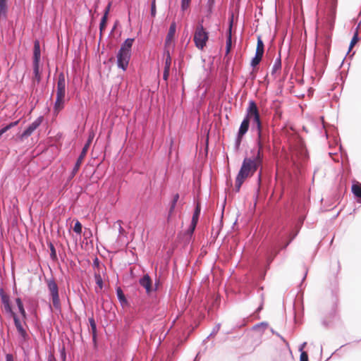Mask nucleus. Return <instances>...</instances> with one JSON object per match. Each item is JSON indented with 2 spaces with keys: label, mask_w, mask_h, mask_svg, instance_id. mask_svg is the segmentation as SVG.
<instances>
[{
  "label": "nucleus",
  "mask_w": 361,
  "mask_h": 361,
  "mask_svg": "<svg viewBox=\"0 0 361 361\" xmlns=\"http://www.w3.org/2000/svg\"><path fill=\"white\" fill-rule=\"evenodd\" d=\"M262 162L263 154H260L259 152H256L252 157H245L243 159L238 173L247 178L250 174H254L262 166Z\"/></svg>",
  "instance_id": "obj_1"
},
{
  "label": "nucleus",
  "mask_w": 361,
  "mask_h": 361,
  "mask_svg": "<svg viewBox=\"0 0 361 361\" xmlns=\"http://www.w3.org/2000/svg\"><path fill=\"white\" fill-rule=\"evenodd\" d=\"M66 92V82L65 75L61 72L58 75L56 85V97L54 104V111L59 114L65 106Z\"/></svg>",
  "instance_id": "obj_2"
},
{
  "label": "nucleus",
  "mask_w": 361,
  "mask_h": 361,
  "mask_svg": "<svg viewBox=\"0 0 361 361\" xmlns=\"http://www.w3.org/2000/svg\"><path fill=\"white\" fill-rule=\"evenodd\" d=\"M246 116L248 118L249 121L250 119L252 120V130L259 131L264 129L260 120V116L258 111L257 106L255 101L250 100L249 102V106L247 109Z\"/></svg>",
  "instance_id": "obj_3"
},
{
  "label": "nucleus",
  "mask_w": 361,
  "mask_h": 361,
  "mask_svg": "<svg viewBox=\"0 0 361 361\" xmlns=\"http://www.w3.org/2000/svg\"><path fill=\"white\" fill-rule=\"evenodd\" d=\"M46 283L54 307L57 310H61V305L59 299V287L57 283L53 277L49 279H46Z\"/></svg>",
  "instance_id": "obj_4"
},
{
  "label": "nucleus",
  "mask_w": 361,
  "mask_h": 361,
  "mask_svg": "<svg viewBox=\"0 0 361 361\" xmlns=\"http://www.w3.org/2000/svg\"><path fill=\"white\" fill-rule=\"evenodd\" d=\"M208 39L209 32L204 30L202 23H199L196 27L193 38L196 47L202 50L206 46Z\"/></svg>",
  "instance_id": "obj_5"
},
{
  "label": "nucleus",
  "mask_w": 361,
  "mask_h": 361,
  "mask_svg": "<svg viewBox=\"0 0 361 361\" xmlns=\"http://www.w3.org/2000/svg\"><path fill=\"white\" fill-rule=\"evenodd\" d=\"M257 149L256 152H259L260 154H262V150L264 149H267L268 150L270 149V137L268 130H265L264 129H262L259 131L257 132Z\"/></svg>",
  "instance_id": "obj_6"
},
{
  "label": "nucleus",
  "mask_w": 361,
  "mask_h": 361,
  "mask_svg": "<svg viewBox=\"0 0 361 361\" xmlns=\"http://www.w3.org/2000/svg\"><path fill=\"white\" fill-rule=\"evenodd\" d=\"M92 139H93V135L92 136L90 135L86 143L83 146L82 149L79 157H78L77 161L71 172L70 177H69L70 179H72L78 173V171L80 167V165L82 162V160L87 154V150L90 147V145L92 142Z\"/></svg>",
  "instance_id": "obj_7"
},
{
  "label": "nucleus",
  "mask_w": 361,
  "mask_h": 361,
  "mask_svg": "<svg viewBox=\"0 0 361 361\" xmlns=\"http://www.w3.org/2000/svg\"><path fill=\"white\" fill-rule=\"evenodd\" d=\"M264 51V44L260 36L257 37V48L255 56L252 59L250 66L252 68L259 64L263 57Z\"/></svg>",
  "instance_id": "obj_8"
},
{
  "label": "nucleus",
  "mask_w": 361,
  "mask_h": 361,
  "mask_svg": "<svg viewBox=\"0 0 361 361\" xmlns=\"http://www.w3.org/2000/svg\"><path fill=\"white\" fill-rule=\"evenodd\" d=\"M131 54L128 52L118 50L116 54V64L118 68L126 71L128 67Z\"/></svg>",
  "instance_id": "obj_9"
},
{
  "label": "nucleus",
  "mask_w": 361,
  "mask_h": 361,
  "mask_svg": "<svg viewBox=\"0 0 361 361\" xmlns=\"http://www.w3.org/2000/svg\"><path fill=\"white\" fill-rule=\"evenodd\" d=\"M42 116L37 118L28 127L20 134L18 138L23 141L24 138L30 137L33 132L41 125L42 122Z\"/></svg>",
  "instance_id": "obj_10"
},
{
  "label": "nucleus",
  "mask_w": 361,
  "mask_h": 361,
  "mask_svg": "<svg viewBox=\"0 0 361 361\" xmlns=\"http://www.w3.org/2000/svg\"><path fill=\"white\" fill-rule=\"evenodd\" d=\"M139 283L145 288L146 293L149 294L152 290V281L148 274L144 275L139 279Z\"/></svg>",
  "instance_id": "obj_11"
},
{
  "label": "nucleus",
  "mask_w": 361,
  "mask_h": 361,
  "mask_svg": "<svg viewBox=\"0 0 361 361\" xmlns=\"http://www.w3.org/2000/svg\"><path fill=\"white\" fill-rule=\"evenodd\" d=\"M176 30V24L175 22H173L170 25L167 35L165 39V42H164L165 47H167L171 44L172 39L174 37Z\"/></svg>",
  "instance_id": "obj_12"
},
{
  "label": "nucleus",
  "mask_w": 361,
  "mask_h": 361,
  "mask_svg": "<svg viewBox=\"0 0 361 361\" xmlns=\"http://www.w3.org/2000/svg\"><path fill=\"white\" fill-rule=\"evenodd\" d=\"M135 41L134 38H127L121 45L118 50L132 54V47Z\"/></svg>",
  "instance_id": "obj_13"
},
{
  "label": "nucleus",
  "mask_w": 361,
  "mask_h": 361,
  "mask_svg": "<svg viewBox=\"0 0 361 361\" xmlns=\"http://www.w3.org/2000/svg\"><path fill=\"white\" fill-rule=\"evenodd\" d=\"M178 200H179V194L176 193L173 196V199L169 204V212H168V216H167L168 221H169L171 218V216L174 212V209L176 208V204H177Z\"/></svg>",
  "instance_id": "obj_14"
},
{
  "label": "nucleus",
  "mask_w": 361,
  "mask_h": 361,
  "mask_svg": "<svg viewBox=\"0 0 361 361\" xmlns=\"http://www.w3.org/2000/svg\"><path fill=\"white\" fill-rule=\"evenodd\" d=\"M41 58L40 44L38 40L34 42L33 63H39Z\"/></svg>",
  "instance_id": "obj_15"
},
{
  "label": "nucleus",
  "mask_w": 361,
  "mask_h": 361,
  "mask_svg": "<svg viewBox=\"0 0 361 361\" xmlns=\"http://www.w3.org/2000/svg\"><path fill=\"white\" fill-rule=\"evenodd\" d=\"M250 126V121L248 120V118L245 116V117L242 121L240 128L238 129L239 134L241 135H245L247 132L248 131Z\"/></svg>",
  "instance_id": "obj_16"
},
{
  "label": "nucleus",
  "mask_w": 361,
  "mask_h": 361,
  "mask_svg": "<svg viewBox=\"0 0 361 361\" xmlns=\"http://www.w3.org/2000/svg\"><path fill=\"white\" fill-rule=\"evenodd\" d=\"M7 10V0H0V20L6 19Z\"/></svg>",
  "instance_id": "obj_17"
},
{
  "label": "nucleus",
  "mask_w": 361,
  "mask_h": 361,
  "mask_svg": "<svg viewBox=\"0 0 361 361\" xmlns=\"http://www.w3.org/2000/svg\"><path fill=\"white\" fill-rule=\"evenodd\" d=\"M201 212V204L199 202H197L195 204V210L192 214L191 222L198 223L200 215Z\"/></svg>",
  "instance_id": "obj_18"
},
{
  "label": "nucleus",
  "mask_w": 361,
  "mask_h": 361,
  "mask_svg": "<svg viewBox=\"0 0 361 361\" xmlns=\"http://www.w3.org/2000/svg\"><path fill=\"white\" fill-rule=\"evenodd\" d=\"M16 303L18 307V311L23 319H26L27 317V313L25 312V310L24 308V305L23 303L22 300L20 298H16Z\"/></svg>",
  "instance_id": "obj_19"
},
{
  "label": "nucleus",
  "mask_w": 361,
  "mask_h": 361,
  "mask_svg": "<svg viewBox=\"0 0 361 361\" xmlns=\"http://www.w3.org/2000/svg\"><path fill=\"white\" fill-rule=\"evenodd\" d=\"M326 4L329 8L330 14L332 17L336 15V9L337 6V0H326Z\"/></svg>",
  "instance_id": "obj_20"
},
{
  "label": "nucleus",
  "mask_w": 361,
  "mask_h": 361,
  "mask_svg": "<svg viewBox=\"0 0 361 361\" xmlns=\"http://www.w3.org/2000/svg\"><path fill=\"white\" fill-rule=\"evenodd\" d=\"M116 291L117 298H118V301L120 302V303L121 304V305L127 304L128 301H127V299H126L122 289L120 287H118L116 288Z\"/></svg>",
  "instance_id": "obj_21"
},
{
  "label": "nucleus",
  "mask_w": 361,
  "mask_h": 361,
  "mask_svg": "<svg viewBox=\"0 0 361 361\" xmlns=\"http://www.w3.org/2000/svg\"><path fill=\"white\" fill-rule=\"evenodd\" d=\"M33 74L37 82L39 83L41 81L39 63H33Z\"/></svg>",
  "instance_id": "obj_22"
},
{
  "label": "nucleus",
  "mask_w": 361,
  "mask_h": 361,
  "mask_svg": "<svg viewBox=\"0 0 361 361\" xmlns=\"http://www.w3.org/2000/svg\"><path fill=\"white\" fill-rule=\"evenodd\" d=\"M164 56L165 57L164 68L170 69L171 64V57L169 49H165L164 51Z\"/></svg>",
  "instance_id": "obj_23"
},
{
  "label": "nucleus",
  "mask_w": 361,
  "mask_h": 361,
  "mask_svg": "<svg viewBox=\"0 0 361 361\" xmlns=\"http://www.w3.org/2000/svg\"><path fill=\"white\" fill-rule=\"evenodd\" d=\"M1 302L3 305L4 309L5 310V312L7 314H8L9 316H11V315L16 314L12 309V306H11L10 300H8L6 302Z\"/></svg>",
  "instance_id": "obj_24"
},
{
  "label": "nucleus",
  "mask_w": 361,
  "mask_h": 361,
  "mask_svg": "<svg viewBox=\"0 0 361 361\" xmlns=\"http://www.w3.org/2000/svg\"><path fill=\"white\" fill-rule=\"evenodd\" d=\"M232 45V32H226V54H228Z\"/></svg>",
  "instance_id": "obj_25"
},
{
  "label": "nucleus",
  "mask_w": 361,
  "mask_h": 361,
  "mask_svg": "<svg viewBox=\"0 0 361 361\" xmlns=\"http://www.w3.org/2000/svg\"><path fill=\"white\" fill-rule=\"evenodd\" d=\"M245 179H246V178H244V176H240V173H238L236 178H235V185L236 192L240 191V187Z\"/></svg>",
  "instance_id": "obj_26"
},
{
  "label": "nucleus",
  "mask_w": 361,
  "mask_h": 361,
  "mask_svg": "<svg viewBox=\"0 0 361 361\" xmlns=\"http://www.w3.org/2000/svg\"><path fill=\"white\" fill-rule=\"evenodd\" d=\"M17 331H18V333L19 336H20V338H21V341H22L23 342H26V341H28V339H29V335H28V334H27V331L24 329V327H23H23H21V328H20V329H18L17 330Z\"/></svg>",
  "instance_id": "obj_27"
},
{
  "label": "nucleus",
  "mask_w": 361,
  "mask_h": 361,
  "mask_svg": "<svg viewBox=\"0 0 361 361\" xmlns=\"http://www.w3.org/2000/svg\"><path fill=\"white\" fill-rule=\"evenodd\" d=\"M281 68V55L279 54V57L275 59L274 63L272 67L271 74H274L277 71L280 70Z\"/></svg>",
  "instance_id": "obj_28"
},
{
  "label": "nucleus",
  "mask_w": 361,
  "mask_h": 361,
  "mask_svg": "<svg viewBox=\"0 0 361 361\" xmlns=\"http://www.w3.org/2000/svg\"><path fill=\"white\" fill-rule=\"evenodd\" d=\"M358 28H359V25L357 27L356 31L354 33L353 37V38H352V39L350 41V45H349V51H350V49L355 45V44L359 40Z\"/></svg>",
  "instance_id": "obj_29"
},
{
  "label": "nucleus",
  "mask_w": 361,
  "mask_h": 361,
  "mask_svg": "<svg viewBox=\"0 0 361 361\" xmlns=\"http://www.w3.org/2000/svg\"><path fill=\"white\" fill-rule=\"evenodd\" d=\"M245 135H240L239 133H237L236 137L235 139L234 143V149L238 151L240 149V144L243 140V137Z\"/></svg>",
  "instance_id": "obj_30"
},
{
  "label": "nucleus",
  "mask_w": 361,
  "mask_h": 361,
  "mask_svg": "<svg viewBox=\"0 0 361 361\" xmlns=\"http://www.w3.org/2000/svg\"><path fill=\"white\" fill-rule=\"evenodd\" d=\"M49 249H50V257H51V259L52 260H54V261L57 260L56 251V249L54 247V245H53V243H50L49 244Z\"/></svg>",
  "instance_id": "obj_31"
},
{
  "label": "nucleus",
  "mask_w": 361,
  "mask_h": 361,
  "mask_svg": "<svg viewBox=\"0 0 361 361\" xmlns=\"http://www.w3.org/2000/svg\"><path fill=\"white\" fill-rule=\"evenodd\" d=\"M11 317L13 319L14 324H15V326H16L17 330L18 329L23 327V324H22L19 317H18V315L16 314H14L11 315Z\"/></svg>",
  "instance_id": "obj_32"
},
{
  "label": "nucleus",
  "mask_w": 361,
  "mask_h": 361,
  "mask_svg": "<svg viewBox=\"0 0 361 361\" xmlns=\"http://www.w3.org/2000/svg\"><path fill=\"white\" fill-rule=\"evenodd\" d=\"M220 328H221V324H216L215 326L213 328L212 331L210 333V334L206 338V339L204 341H206L210 337L216 335L219 331Z\"/></svg>",
  "instance_id": "obj_33"
},
{
  "label": "nucleus",
  "mask_w": 361,
  "mask_h": 361,
  "mask_svg": "<svg viewBox=\"0 0 361 361\" xmlns=\"http://www.w3.org/2000/svg\"><path fill=\"white\" fill-rule=\"evenodd\" d=\"M82 226L81 223L79 221H76L73 226L74 232L77 234H80L82 233Z\"/></svg>",
  "instance_id": "obj_34"
},
{
  "label": "nucleus",
  "mask_w": 361,
  "mask_h": 361,
  "mask_svg": "<svg viewBox=\"0 0 361 361\" xmlns=\"http://www.w3.org/2000/svg\"><path fill=\"white\" fill-rule=\"evenodd\" d=\"M0 297L1 302H6L8 300H10V297L8 295H7L5 292L3 288H0Z\"/></svg>",
  "instance_id": "obj_35"
},
{
  "label": "nucleus",
  "mask_w": 361,
  "mask_h": 361,
  "mask_svg": "<svg viewBox=\"0 0 361 361\" xmlns=\"http://www.w3.org/2000/svg\"><path fill=\"white\" fill-rule=\"evenodd\" d=\"M262 170L261 169L259 171L258 174H257V185H258V187H257V194H256V197H257L258 194L259 192V188H260V185H261V183H262Z\"/></svg>",
  "instance_id": "obj_36"
},
{
  "label": "nucleus",
  "mask_w": 361,
  "mask_h": 361,
  "mask_svg": "<svg viewBox=\"0 0 361 361\" xmlns=\"http://www.w3.org/2000/svg\"><path fill=\"white\" fill-rule=\"evenodd\" d=\"M234 15L233 12H231L228 18V27L226 32H232L233 24Z\"/></svg>",
  "instance_id": "obj_37"
},
{
  "label": "nucleus",
  "mask_w": 361,
  "mask_h": 361,
  "mask_svg": "<svg viewBox=\"0 0 361 361\" xmlns=\"http://www.w3.org/2000/svg\"><path fill=\"white\" fill-rule=\"evenodd\" d=\"M95 282L97 285L100 288H103V281L99 274H94Z\"/></svg>",
  "instance_id": "obj_38"
},
{
  "label": "nucleus",
  "mask_w": 361,
  "mask_h": 361,
  "mask_svg": "<svg viewBox=\"0 0 361 361\" xmlns=\"http://www.w3.org/2000/svg\"><path fill=\"white\" fill-rule=\"evenodd\" d=\"M197 224L196 223H193V222H191L190 223V225L188 228V229L187 230L186 233L188 235H192L195 230V228L197 226Z\"/></svg>",
  "instance_id": "obj_39"
},
{
  "label": "nucleus",
  "mask_w": 361,
  "mask_h": 361,
  "mask_svg": "<svg viewBox=\"0 0 361 361\" xmlns=\"http://www.w3.org/2000/svg\"><path fill=\"white\" fill-rule=\"evenodd\" d=\"M157 14V9H156V1L155 0H152L151 3V10H150V15L152 17H155Z\"/></svg>",
  "instance_id": "obj_40"
},
{
  "label": "nucleus",
  "mask_w": 361,
  "mask_h": 361,
  "mask_svg": "<svg viewBox=\"0 0 361 361\" xmlns=\"http://www.w3.org/2000/svg\"><path fill=\"white\" fill-rule=\"evenodd\" d=\"M190 1L191 0H181V10L183 11L188 8Z\"/></svg>",
  "instance_id": "obj_41"
},
{
  "label": "nucleus",
  "mask_w": 361,
  "mask_h": 361,
  "mask_svg": "<svg viewBox=\"0 0 361 361\" xmlns=\"http://www.w3.org/2000/svg\"><path fill=\"white\" fill-rule=\"evenodd\" d=\"M90 327H91L92 334V339L94 341L97 338V324H96V323L94 324L93 325L90 326Z\"/></svg>",
  "instance_id": "obj_42"
},
{
  "label": "nucleus",
  "mask_w": 361,
  "mask_h": 361,
  "mask_svg": "<svg viewBox=\"0 0 361 361\" xmlns=\"http://www.w3.org/2000/svg\"><path fill=\"white\" fill-rule=\"evenodd\" d=\"M300 361H309L308 354L305 351H302L300 356Z\"/></svg>",
  "instance_id": "obj_43"
},
{
  "label": "nucleus",
  "mask_w": 361,
  "mask_h": 361,
  "mask_svg": "<svg viewBox=\"0 0 361 361\" xmlns=\"http://www.w3.org/2000/svg\"><path fill=\"white\" fill-rule=\"evenodd\" d=\"M84 237L85 239L91 238L92 236V232L90 229H85L84 231Z\"/></svg>",
  "instance_id": "obj_44"
},
{
  "label": "nucleus",
  "mask_w": 361,
  "mask_h": 361,
  "mask_svg": "<svg viewBox=\"0 0 361 361\" xmlns=\"http://www.w3.org/2000/svg\"><path fill=\"white\" fill-rule=\"evenodd\" d=\"M170 69L164 68L163 79L167 80L169 76Z\"/></svg>",
  "instance_id": "obj_45"
},
{
  "label": "nucleus",
  "mask_w": 361,
  "mask_h": 361,
  "mask_svg": "<svg viewBox=\"0 0 361 361\" xmlns=\"http://www.w3.org/2000/svg\"><path fill=\"white\" fill-rule=\"evenodd\" d=\"M18 123H19V120L11 122L10 123L6 125V127L8 128V130H10L11 128L16 126L18 124Z\"/></svg>",
  "instance_id": "obj_46"
},
{
  "label": "nucleus",
  "mask_w": 361,
  "mask_h": 361,
  "mask_svg": "<svg viewBox=\"0 0 361 361\" xmlns=\"http://www.w3.org/2000/svg\"><path fill=\"white\" fill-rule=\"evenodd\" d=\"M267 325H268V324H267V323H266V322H261V323L257 324H256L255 326H254L253 329H257V328H258V327H259V326H264V327H267Z\"/></svg>",
  "instance_id": "obj_47"
},
{
  "label": "nucleus",
  "mask_w": 361,
  "mask_h": 361,
  "mask_svg": "<svg viewBox=\"0 0 361 361\" xmlns=\"http://www.w3.org/2000/svg\"><path fill=\"white\" fill-rule=\"evenodd\" d=\"M6 361H14L12 354L8 353L6 355Z\"/></svg>",
  "instance_id": "obj_48"
},
{
  "label": "nucleus",
  "mask_w": 361,
  "mask_h": 361,
  "mask_svg": "<svg viewBox=\"0 0 361 361\" xmlns=\"http://www.w3.org/2000/svg\"><path fill=\"white\" fill-rule=\"evenodd\" d=\"M111 3H109L107 6L106 7L105 10H104V15H106L108 16L109 15V10H110V7H111Z\"/></svg>",
  "instance_id": "obj_49"
},
{
  "label": "nucleus",
  "mask_w": 361,
  "mask_h": 361,
  "mask_svg": "<svg viewBox=\"0 0 361 361\" xmlns=\"http://www.w3.org/2000/svg\"><path fill=\"white\" fill-rule=\"evenodd\" d=\"M111 3H109L107 6L106 7L105 10H104V15H106L108 16L109 15V10H110V7H111Z\"/></svg>",
  "instance_id": "obj_50"
},
{
  "label": "nucleus",
  "mask_w": 361,
  "mask_h": 361,
  "mask_svg": "<svg viewBox=\"0 0 361 361\" xmlns=\"http://www.w3.org/2000/svg\"><path fill=\"white\" fill-rule=\"evenodd\" d=\"M106 25V24H102V23H99L100 37L102 36V32L105 29Z\"/></svg>",
  "instance_id": "obj_51"
},
{
  "label": "nucleus",
  "mask_w": 361,
  "mask_h": 361,
  "mask_svg": "<svg viewBox=\"0 0 361 361\" xmlns=\"http://www.w3.org/2000/svg\"><path fill=\"white\" fill-rule=\"evenodd\" d=\"M116 223H118L119 224V228H118V232L119 233H123V232L124 231V229L123 228V227L121 226V223L122 221L121 220H118L116 221Z\"/></svg>",
  "instance_id": "obj_52"
},
{
  "label": "nucleus",
  "mask_w": 361,
  "mask_h": 361,
  "mask_svg": "<svg viewBox=\"0 0 361 361\" xmlns=\"http://www.w3.org/2000/svg\"><path fill=\"white\" fill-rule=\"evenodd\" d=\"M107 19H108V16H106V15H103V16L102 17L100 23H102V24H106V25Z\"/></svg>",
  "instance_id": "obj_53"
},
{
  "label": "nucleus",
  "mask_w": 361,
  "mask_h": 361,
  "mask_svg": "<svg viewBox=\"0 0 361 361\" xmlns=\"http://www.w3.org/2000/svg\"><path fill=\"white\" fill-rule=\"evenodd\" d=\"M215 4V0H207V6L214 7Z\"/></svg>",
  "instance_id": "obj_54"
},
{
  "label": "nucleus",
  "mask_w": 361,
  "mask_h": 361,
  "mask_svg": "<svg viewBox=\"0 0 361 361\" xmlns=\"http://www.w3.org/2000/svg\"><path fill=\"white\" fill-rule=\"evenodd\" d=\"M8 130V128L6 127V126H5L4 127L1 128L0 129V137L4 134L6 132H7Z\"/></svg>",
  "instance_id": "obj_55"
},
{
  "label": "nucleus",
  "mask_w": 361,
  "mask_h": 361,
  "mask_svg": "<svg viewBox=\"0 0 361 361\" xmlns=\"http://www.w3.org/2000/svg\"><path fill=\"white\" fill-rule=\"evenodd\" d=\"M99 259L97 257H95L94 259L93 260V266L99 267Z\"/></svg>",
  "instance_id": "obj_56"
},
{
  "label": "nucleus",
  "mask_w": 361,
  "mask_h": 361,
  "mask_svg": "<svg viewBox=\"0 0 361 361\" xmlns=\"http://www.w3.org/2000/svg\"><path fill=\"white\" fill-rule=\"evenodd\" d=\"M271 332H272V334H276L277 336H279V338H280L283 341H284V342L286 341V340L284 339V338H283L282 336H281L279 333L275 332V331H274V329H271Z\"/></svg>",
  "instance_id": "obj_57"
},
{
  "label": "nucleus",
  "mask_w": 361,
  "mask_h": 361,
  "mask_svg": "<svg viewBox=\"0 0 361 361\" xmlns=\"http://www.w3.org/2000/svg\"><path fill=\"white\" fill-rule=\"evenodd\" d=\"M88 321H89V323H90V326H92V325H93L94 324H95V323H96V322H95V320H94V317H90V318L88 319Z\"/></svg>",
  "instance_id": "obj_58"
},
{
  "label": "nucleus",
  "mask_w": 361,
  "mask_h": 361,
  "mask_svg": "<svg viewBox=\"0 0 361 361\" xmlns=\"http://www.w3.org/2000/svg\"><path fill=\"white\" fill-rule=\"evenodd\" d=\"M306 344L307 343L304 342L300 345L299 350L300 351V353H302V351H304L303 348L305 347Z\"/></svg>",
  "instance_id": "obj_59"
},
{
  "label": "nucleus",
  "mask_w": 361,
  "mask_h": 361,
  "mask_svg": "<svg viewBox=\"0 0 361 361\" xmlns=\"http://www.w3.org/2000/svg\"><path fill=\"white\" fill-rule=\"evenodd\" d=\"M48 361H57L56 359L52 355H49L48 357Z\"/></svg>",
  "instance_id": "obj_60"
},
{
  "label": "nucleus",
  "mask_w": 361,
  "mask_h": 361,
  "mask_svg": "<svg viewBox=\"0 0 361 361\" xmlns=\"http://www.w3.org/2000/svg\"><path fill=\"white\" fill-rule=\"evenodd\" d=\"M214 7L207 6L208 15H210L213 11Z\"/></svg>",
  "instance_id": "obj_61"
},
{
  "label": "nucleus",
  "mask_w": 361,
  "mask_h": 361,
  "mask_svg": "<svg viewBox=\"0 0 361 361\" xmlns=\"http://www.w3.org/2000/svg\"><path fill=\"white\" fill-rule=\"evenodd\" d=\"M262 309V304L257 309V312H259Z\"/></svg>",
  "instance_id": "obj_62"
},
{
  "label": "nucleus",
  "mask_w": 361,
  "mask_h": 361,
  "mask_svg": "<svg viewBox=\"0 0 361 361\" xmlns=\"http://www.w3.org/2000/svg\"><path fill=\"white\" fill-rule=\"evenodd\" d=\"M306 275H307V272L305 273V276H303V279H302V281L305 280V277H306Z\"/></svg>",
  "instance_id": "obj_63"
},
{
  "label": "nucleus",
  "mask_w": 361,
  "mask_h": 361,
  "mask_svg": "<svg viewBox=\"0 0 361 361\" xmlns=\"http://www.w3.org/2000/svg\"><path fill=\"white\" fill-rule=\"evenodd\" d=\"M273 258H271L269 259V263H270L272 261Z\"/></svg>",
  "instance_id": "obj_64"
}]
</instances>
